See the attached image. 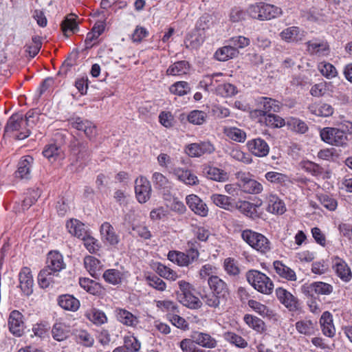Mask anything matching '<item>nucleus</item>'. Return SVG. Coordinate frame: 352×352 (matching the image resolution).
I'll return each instance as SVG.
<instances>
[{
	"mask_svg": "<svg viewBox=\"0 0 352 352\" xmlns=\"http://www.w3.org/2000/svg\"><path fill=\"white\" fill-rule=\"evenodd\" d=\"M38 120V115L33 111H29L25 118L22 113H15L10 116L4 129L3 136H12L14 132L16 140H24L29 137L31 129L34 127Z\"/></svg>",
	"mask_w": 352,
	"mask_h": 352,
	"instance_id": "nucleus-1",
	"label": "nucleus"
},
{
	"mask_svg": "<svg viewBox=\"0 0 352 352\" xmlns=\"http://www.w3.org/2000/svg\"><path fill=\"white\" fill-rule=\"evenodd\" d=\"M245 276L248 282L258 292L267 295L272 293L273 282L264 273L250 270L247 272Z\"/></svg>",
	"mask_w": 352,
	"mask_h": 352,
	"instance_id": "nucleus-2",
	"label": "nucleus"
},
{
	"mask_svg": "<svg viewBox=\"0 0 352 352\" xmlns=\"http://www.w3.org/2000/svg\"><path fill=\"white\" fill-rule=\"evenodd\" d=\"M241 238L251 248L262 254H265L271 250L269 239L259 232L246 229L241 232Z\"/></svg>",
	"mask_w": 352,
	"mask_h": 352,
	"instance_id": "nucleus-3",
	"label": "nucleus"
},
{
	"mask_svg": "<svg viewBox=\"0 0 352 352\" xmlns=\"http://www.w3.org/2000/svg\"><path fill=\"white\" fill-rule=\"evenodd\" d=\"M247 12L252 18L261 21L270 20L282 14L280 8L265 3L250 6Z\"/></svg>",
	"mask_w": 352,
	"mask_h": 352,
	"instance_id": "nucleus-4",
	"label": "nucleus"
},
{
	"mask_svg": "<svg viewBox=\"0 0 352 352\" xmlns=\"http://www.w3.org/2000/svg\"><path fill=\"white\" fill-rule=\"evenodd\" d=\"M320 135L323 142L331 145L344 146L347 144V135L338 128L324 127L320 130Z\"/></svg>",
	"mask_w": 352,
	"mask_h": 352,
	"instance_id": "nucleus-5",
	"label": "nucleus"
},
{
	"mask_svg": "<svg viewBox=\"0 0 352 352\" xmlns=\"http://www.w3.org/2000/svg\"><path fill=\"white\" fill-rule=\"evenodd\" d=\"M238 186L245 193L260 194L263 190L262 184L252 177L249 173L239 171L236 173Z\"/></svg>",
	"mask_w": 352,
	"mask_h": 352,
	"instance_id": "nucleus-6",
	"label": "nucleus"
},
{
	"mask_svg": "<svg viewBox=\"0 0 352 352\" xmlns=\"http://www.w3.org/2000/svg\"><path fill=\"white\" fill-rule=\"evenodd\" d=\"M255 102L258 108L256 113L261 116L271 113H278L283 106L280 101L264 96L257 98Z\"/></svg>",
	"mask_w": 352,
	"mask_h": 352,
	"instance_id": "nucleus-7",
	"label": "nucleus"
},
{
	"mask_svg": "<svg viewBox=\"0 0 352 352\" xmlns=\"http://www.w3.org/2000/svg\"><path fill=\"white\" fill-rule=\"evenodd\" d=\"M307 51L311 55L328 56L331 48L328 41L323 38H314L305 43Z\"/></svg>",
	"mask_w": 352,
	"mask_h": 352,
	"instance_id": "nucleus-8",
	"label": "nucleus"
},
{
	"mask_svg": "<svg viewBox=\"0 0 352 352\" xmlns=\"http://www.w3.org/2000/svg\"><path fill=\"white\" fill-rule=\"evenodd\" d=\"M307 34L305 30L298 26H290L283 30L279 36L286 43L297 44L305 40Z\"/></svg>",
	"mask_w": 352,
	"mask_h": 352,
	"instance_id": "nucleus-9",
	"label": "nucleus"
},
{
	"mask_svg": "<svg viewBox=\"0 0 352 352\" xmlns=\"http://www.w3.org/2000/svg\"><path fill=\"white\" fill-rule=\"evenodd\" d=\"M331 267L338 277L344 283L352 278V272L348 263L342 258L334 256L331 258Z\"/></svg>",
	"mask_w": 352,
	"mask_h": 352,
	"instance_id": "nucleus-10",
	"label": "nucleus"
},
{
	"mask_svg": "<svg viewBox=\"0 0 352 352\" xmlns=\"http://www.w3.org/2000/svg\"><path fill=\"white\" fill-rule=\"evenodd\" d=\"M69 123L72 127L78 131H83L89 140H92L96 136V126L88 120H84L80 117H75L70 118Z\"/></svg>",
	"mask_w": 352,
	"mask_h": 352,
	"instance_id": "nucleus-11",
	"label": "nucleus"
},
{
	"mask_svg": "<svg viewBox=\"0 0 352 352\" xmlns=\"http://www.w3.org/2000/svg\"><path fill=\"white\" fill-rule=\"evenodd\" d=\"M135 192L138 201L144 204L151 197V186L150 182L144 176H140L135 181Z\"/></svg>",
	"mask_w": 352,
	"mask_h": 352,
	"instance_id": "nucleus-12",
	"label": "nucleus"
},
{
	"mask_svg": "<svg viewBox=\"0 0 352 352\" xmlns=\"http://www.w3.org/2000/svg\"><path fill=\"white\" fill-rule=\"evenodd\" d=\"M276 295L278 300L290 311H296L300 309V304L298 298L285 289L277 288Z\"/></svg>",
	"mask_w": 352,
	"mask_h": 352,
	"instance_id": "nucleus-13",
	"label": "nucleus"
},
{
	"mask_svg": "<svg viewBox=\"0 0 352 352\" xmlns=\"http://www.w3.org/2000/svg\"><path fill=\"white\" fill-rule=\"evenodd\" d=\"M214 145L210 142L190 144L186 146L185 151L191 157H198L205 154H211L214 151Z\"/></svg>",
	"mask_w": 352,
	"mask_h": 352,
	"instance_id": "nucleus-14",
	"label": "nucleus"
},
{
	"mask_svg": "<svg viewBox=\"0 0 352 352\" xmlns=\"http://www.w3.org/2000/svg\"><path fill=\"white\" fill-rule=\"evenodd\" d=\"M19 287L24 295L29 296L33 292L34 280L31 270L23 267L19 274Z\"/></svg>",
	"mask_w": 352,
	"mask_h": 352,
	"instance_id": "nucleus-15",
	"label": "nucleus"
},
{
	"mask_svg": "<svg viewBox=\"0 0 352 352\" xmlns=\"http://www.w3.org/2000/svg\"><path fill=\"white\" fill-rule=\"evenodd\" d=\"M101 239L107 245L116 246L120 243V236L109 222H104L100 229Z\"/></svg>",
	"mask_w": 352,
	"mask_h": 352,
	"instance_id": "nucleus-16",
	"label": "nucleus"
},
{
	"mask_svg": "<svg viewBox=\"0 0 352 352\" xmlns=\"http://www.w3.org/2000/svg\"><path fill=\"white\" fill-rule=\"evenodd\" d=\"M265 201L267 204L266 210L268 212L276 214H282L286 211V207L276 194L269 192L265 195Z\"/></svg>",
	"mask_w": 352,
	"mask_h": 352,
	"instance_id": "nucleus-17",
	"label": "nucleus"
},
{
	"mask_svg": "<svg viewBox=\"0 0 352 352\" xmlns=\"http://www.w3.org/2000/svg\"><path fill=\"white\" fill-rule=\"evenodd\" d=\"M186 202L190 209L196 214L205 217L208 214L207 205L196 195H189L186 197Z\"/></svg>",
	"mask_w": 352,
	"mask_h": 352,
	"instance_id": "nucleus-18",
	"label": "nucleus"
},
{
	"mask_svg": "<svg viewBox=\"0 0 352 352\" xmlns=\"http://www.w3.org/2000/svg\"><path fill=\"white\" fill-rule=\"evenodd\" d=\"M247 146L254 155L259 157L267 156L270 152L268 144L260 138L249 140Z\"/></svg>",
	"mask_w": 352,
	"mask_h": 352,
	"instance_id": "nucleus-19",
	"label": "nucleus"
},
{
	"mask_svg": "<svg viewBox=\"0 0 352 352\" xmlns=\"http://www.w3.org/2000/svg\"><path fill=\"white\" fill-rule=\"evenodd\" d=\"M208 283L212 290L211 292L227 299L229 296V289L226 282L217 276H210L208 278Z\"/></svg>",
	"mask_w": 352,
	"mask_h": 352,
	"instance_id": "nucleus-20",
	"label": "nucleus"
},
{
	"mask_svg": "<svg viewBox=\"0 0 352 352\" xmlns=\"http://www.w3.org/2000/svg\"><path fill=\"white\" fill-rule=\"evenodd\" d=\"M169 172L173 173L179 181L184 183L186 185L193 186L199 183L197 177L190 170L177 167L171 168L169 170Z\"/></svg>",
	"mask_w": 352,
	"mask_h": 352,
	"instance_id": "nucleus-21",
	"label": "nucleus"
},
{
	"mask_svg": "<svg viewBox=\"0 0 352 352\" xmlns=\"http://www.w3.org/2000/svg\"><path fill=\"white\" fill-rule=\"evenodd\" d=\"M321 331L324 336L328 338H333L336 335V327L333 324L332 314L326 311L322 313L319 320Z\"/></svg>",
	"mask_w": 352,
	"mask_h": 352,
	"instance_id": "nucleus-22",
	"label": "nucleus"
},
{
	"mask_svg": "<svg viewBox=\"0 0 352 352\" xmlns=\"http://www.w3.org/2000/svg\"><path fill=\"white\" fill-rule=\"evenodd\" d=\"M8 326L10 332L20 336L24 329V323L23 321V315L16 310L12 311L9 316Z\"/></svg>",
	"mask_w": 352,
	"mask_h": 352,
	"instance_id": "nucleus-23",
	"label": "nucleus"
},
{
	"mask_svg": "<svg viewBox=\"0 0 352 352\" xmlns=\"http://www.w3.org/2000/svg\"><path fill=\"white\" fill-rule=\"evenodd\" d=\"M65 267L63 257L58 252H50L47 258V265L44 269H49L55 273L59 272Z\"/></svg>",
	"mask_w": 352,
	"mask_h": 352,
	"instance_id": "nucleus-24",
	"label": "nucleus"
},
{
	"mask_svg": "<svg viewBox=\"0 0 352 352\" xmlns=\"http://www.w3.org/2000/svg\"><path fill=\"white\" fill-rule=\"evenodd\" d=\"M34 159L30 155H25L21 158L18 163V168L15 172V177L20 179H29Z\"/></svg>",
	"mask_w": 352,
	"mask_h": 352,
	"instance_id": "nucleus-25",
	"label": "nucleus"
},
{
	"mask_svg": "<svg viewBox=\"0 0 352 352\" xmlns=\"http://www.w3.org/2000/svg\"><path fill=\"white\" fill-rule=\"evenodd\" d=\"M191 338L196 344L203 348L214 349L217 345L215 338L207 333L195 331L191 335Z\"/></svg>",
	"mask_w": 352,
	"mask_h": 352,
	"instance_id": "nucleus-26",
	"label": "nucleus"
},
{
	"mask_svg": "<svg viewBox=\"0 0 352 352\" xmlns=\"http://www.w3.org/2000/svg\"><path fill=\"white\" fill-rule=\"evenodd\" d=\"M203 173L209 179L224 182L229 178L228 173L217 167L206 165L203 168Z\"/></svg>",
	"mask_w": 352,
	"mask_h": 352,
	"instance_id": "nucleus-27",
	"label": "nucleus"
},
{
	"mask_svg": "<svg viewBox=\"0 0 352 352\" xmlns=\"http://www.w3.org/2000/svg\"><path fill=\"white\" fill-rule=\"evenodd\" d=\"M71 333V327L65 322H56L52 327V338L58 341L62 342L67 340Z\"/></svg>",
	"mask_w": 352,
	"mask_h": 352,
	"instance_id": "nucleus-28",
	"label": "nucleus"
},
{
	"mask_svg": "<svg viewBox=\"0 0 352 352\" xmlns=\"http://www.w3.org/2000/svg\"><path fill=\"white\" fill-rule=\"evenodd\" d=\"M115 312L117 320L126 326L135 327L139 324L138 318L124 309L117 308Z\"/></svg>",
	"mask_w": 352,
	"mask_h": 352,
	"instance_id": "nucleus-29",
	"label": "nucleus"
},
{
	"mask_svg": "<svg viewBox=\"0 0 352 352\" xmlns=\"http://www.w3.org/2000/svg\"><path fill=\"white\" fill-rule=\"evenodd\" d=\"M58 305L65 310L76 311L80 305V301L70 294L60 295L58 298Z\"/></svg>",
	"mask_w": 352,
	"mask_h": 352,
	"instance_id": "nucleus-30",
	"label": "nucleus"
},
{
	"mask_svg": "<svg viewBox=\"0 0 352 352\" xmlns=\"http://www.w3.org/2000/svg\"><path fill=\"white\" fill-rule=\"evenodd\" d=\"M273 266L275 272L280 277L289 281L296 280V274L295 272L285 265L283 261H275L273 263Z\"/></svg>",
	"mask_w": 352,
	"mask_h": 352,
	"instance_id": "nucleus-31",
	"label": "nucleus"
},
{
	"mask_svg": "<svg viewBox=\"0 0 352 352\" xmlns=\"http://www.w3.org/2000/svg\"><path fill=\"white\" fill-rule=\"evenodd\" d=\"M84 265L92 277L97 278L100 275L102 265L98 258L92 256H87L84 258Z\"/></svg>",
	"mask_w": 352,
	"mask_h": 352,
	"instance_id": "nucleus-32",
	"label": "nucleus"
},
{
	"mask_svg": "<svg viewBox=\"0 0 352 352\" xmlns=\"http://www.w3.org/2000/svg\"><path fill=\"white\" fill-rule=\"evenodd\" d=\"M74 335L77 344L85 347H92L95 342L94 336L85 329H76Z\"/></svg>",
	"mask_w": 352,
	"mask_h": 352,
	"instance_id": "nucleus-33",
	"label": "nucleus"
},
{
	"mask_svg": "<svg viewBox=\"0 0 352 352\" xmlns=\"http://www.w3.org/2000/svg\"><path fill=\"white\" fill-rule=\"evenodd\" d=\"M59 274L55 273L49 269H43L38 275V283L41 288H47L56 282L55 278Z\"/></svg>",
	"mask_w": 352,
	"mask_h": 352,
	"instance_id": "nucleus-34",
	"label": "nucleus"
},
{
	"mask_svg": "<svg viewBox=\"0 0 352 352\" xmlns=\"http://www.w3.org/2000/svg\"><path fill=\"white\" fill-rule=\"evenodd\" d=\"M308 109L312 114L321 117H328L333 113L332 106L324 102L311 104Z\"/></svg>",
	"mask_w": 352,
	"mask_h": 352,
	"instance_id": "nucleus-35",
	"label": "nucleus"
},
{
	"mask_svg": "<svg viewBox=\"0 0 352 352\" xmlns=\"http://www.w3.org/2000/svg\"><path fill=\"white\" fill-rule=\"evenodd\" d=\"M66 227L70 234L81 240L88 234L85 230V225L77 219H72L68 221Z\"/></svg>",
	"mask_w": 352,
	"mask_h": 352,
	"instance_id": "nucleus-36",
	"label": "nucleus"
},
{
	"mask_svg": "<svg viewBox=\"0 0 352 352\" xmlns=\"http://www.w3.org/2000/svg\"><path fill=\"white\" fill-rule=\"evenodd\" d=\"M239 54V51L231 44L223 46L217 50L214 56L219 61H226L230 58L236 57Z\"/></svg>",
	"mask_w": 352,
	"mask_h": 352,
	"instance_id": "nucleus-37",
	"label": "nucleus"
},
{
	"mask_svg": "<svg viewBox=\"0 0 352 352\" xmlns=\"http://www.w3.org/2000/svg\"><path fill=\"white\" fill-rule=\"evenodd\" d=\"M236 208L244 215L252 219L258 217L257 206L248 201H239L236 204Z\"/></svg>",
	"mask_w": 352,
	"mask_h": 352,
	"instance_id": "nucleus-38",
	"label": "nucleus"
},
{
	"mask_svg": "<svg viewBox=\"0 0 352 352\" xmlns=\"http://www.w3.org/2000/svg\"><path fill=\"white\" fill-rule=\"evenodd\" d=\"M189 69V63L186 60H180L170 65L166 70V74L170 76H182L186 74Z\"/></svg>",
	"mask_w": 352,
	"mask_h": 352,
	"instance_id": "nucleus-39",
	"label": "nucleus"
},
{
	"mask_svg": "<svg viewBox=\"0 0 352 352\" xmlns=\"http://www.w3.org/2000/svg\"><path fill=\"white\" fill-rule=\"evenodd\" d=\"M38 197V195L36 192L34 190L30 191L21 204H15L14 206V210L16 213L24 212L36 201Z\"/></svg>",
	"mask_w": 352,
	"mask_h": 352,
	"instance_id": "nucleus-40",
	"label": "nucleus"
},
{
	"mask_svg": "<svg viewBox=\"0 0 352 352\" xmlns=\"http://www.w3.org/2000/svg\"><path fill=\"white\" fill-rule=\"evenodd\" d=\"M72 153L76 156L77 162L85 160L89 157L88 147L86 144L76 140L72 144Z\"/></svg>",
	"mask_w": 352,
	"mask_h": 352,
	"instance_id": "nucleus-41",
	"label": "nucleus"
},
{
	"mask_svg": "<svg viewBox=\"0 0 352 352\" xmlns=\"http://www.w3.org/2000/svg\"><path fill=\"white\" fill-rule=\"evenodd\" d=\"M86 318L96 325H102L107 322V317L101 310L92 308L85 313Z\"/></svg>",
	"mask_w": 352,
	"mask_h": 352,
	"instance_id": "nucleus-42",
	"label": "nucleus"
},
{
	"mask_svg": "<svg viewBox=\"0 0 352 352\" xmlns=\"http://www.w3.org/2000/svg\"><path fill=\"white\" fill-rule=\"evenodd\" d=\"M223 133L230 140L237 142H244L246 140V133L237 127H224Z\"/></svg>",
	"mask_w": 352,
	"mask_h": 352,
	"instance_id": "nucleus-43",
	"label": "nucleus"
},
{
	"mask_svg": "<svg viewBox=\"0 0 352 352\" xmlns=\"http://www.w3.org/2000/svg\"><path fill=\"white\" fill-rule=\"evenodd\" d=\"M102 277L107 283L116 285L122 283L123 273L117 269H109L104 272Z\"/></svg>",
	"mask_w": 352,
	"mask_h": 352,
	"instance_id": "nucleus-44",
	"label": "nucleus"
},
{
	"mask_svg": "<svg viewBox=\"0 0 352 352\" xmlns=\"http://www.w3.org/2000/svg\"><path fill=\"white\" fill-rule=\"evenodd\" d=\"M245 322L252 329L259 333H263L266 330L265 322L260 318L250 315L246 314L244 316Z\"/></svg>",
	"mask_w": 352,
	"mask_h": 352,
	"instance_id": "nucleus-45",
	"label": "nucleus"
},
{
	"mask_svg": "<svg viewBox=\"0 0 352 352\" xmlns=\"http://www.w3.org/2000/svg\"><path fill=\"white\" fill-rule=\"evenodd\" d=\"M200 244L196 240L188 241L186 244V252L185 253L190 264L196 261L199 257V248Z\"/></svg>",
	"mask_w": 352,
	"mask_h": 352,
	"instance_id": "nucleus-46",
	"label": "nucleus"
},
{
	"mask_svg": "<svg viewBox=\"0 0 352 352\" xmlns=\"http://www.w3.org/2000/svg\"><path fill=\"white\" fill-rule=\"evenodd\" d=\"M295 327L299 333L305 336H311L315 332V324L311 320H299L296 322Z\"/></svg>",
	"mask_w": 352,
	"mask_h": 352,
	"instance_id": "nucleus-47",
	"label": "nucleus"
},
{
	"mask_svg": "<svg viewBox=\"0 0 352 352\" xmlns=\"http://www.w3.org/2000/svg\"><path fill=\"white\" fill-rule=\"evenodd\" d=\"M63 151L56 144H50L45 146L43 155L50 162H54L58 157L62 155Z\"/></svg>",
	"mask_w": 352,
	"mask_h": 352,
	"instance_id": "nucleus-48",
	"label": "nucleus"
},
{
	"mask_svg": "<svg viewBox=\"0 0 352 352\" xmlns=\"http://www.w3.org/2000/svg\"><path fill=\"white\" fill-rule=\"evenodd\" d=\"M177 299L184 306L190 309H199L202 305V302L199 299V298L194 296L192 292Z\"/></svg>",
	"mask_w": 352,
	"mask_h": 352,
	"instance_id": "nucleus-49",
	"label": "nucleus"
},
{
	"mask_svg": "<svg viewBox=\"0 0 352 352\" xmlns=\"http://www.w3.org/2000/svg\"><path fill=\"white\" fill-rule=\"evenodd\" d=\"M74 16H76L74 14L67 16L61 23V29L66 36H69L70 34L78 30Z\"/></svg>",
	"mask_w": 352,
	"mask_h": 352,
	"instance_id": "nucleus-50",
	"label": "nucleus"
},
{
	"mask_svg": "<svg viewBox=\"0 0 352 352\" xmlns=\"http://www.w3.org/2000/svg\"><path fill=\"white\" fill-rule=\"evenodd\" d=\"M168 259L181 267H186L190 265L185 253L179 251H169Z\"/></svg>",
	"mask_w": 352,
	"mask_h": 352,
	"instance_id": "nucleus-51",
	"label": "nucleus"
},
{
	"mask_svg": "<svg viewBox=\"0 0 352 352\" xmlns=\"http://www.w3.org/2000/svg\"><path fill=\"white\" fill-rule=\"evenodd\" d=\"M190 91L189 84L186 81H178L169 87V91L174 95L183 96Z\"/></svg>",
	"mask_w": 352,
	"mask_h": 352,
	"instance_id": "nucleus-52",
	"label": "nucleus"
},
{
	"mask_svg": "<svg viewBox=\"0 0 352 352\" xmlns=\"http://www.w3.org/2000/svg\"><path fill=\"white\" fill-rule=\"evenodd\" d=\"M287 125L294 131L298 133H305L308 130L307 124L299 118L290 117L287 120Z\"/></svg>",
	"mask_w": 352,
	"mask_h": 352,
	"instance_id": "nucleus-53",
	"label": "nucleus"
},
{
	"mask_svg": "<svg viewBox=\"0 0 352 352\" xmlns=\"http://www.w3.org/2000/svg\"><path fill=\"white\" fill-rule=\"evenodd\" d=\"M223 338L227 342L235 345L236 347L244 349L248 346V342L241 336L231 331L226 332Z\"/></svg>",
	"mask_w": 352,
	"mask_h": 352,
	"instance_id": "nucleus-54",
	"label": "nucleus"
},
{
	"mask_svg": "<svg viewBox=\"0 0 352 352\" xmlns=\"http://www.w3.org/2000/svg\"><path fill=\"white\" fill-rule=\"evenodd\" d=\"M221 76H222L221 73H214L211 75H206L199 82V85L206 91L215 90V88L217 87L215 83L217 82V80H214V78Z\"/></svg>",
	"mask_w": 352,
	"mask_h": 352,
	"instance_id": "nucleus-55",
	"label": "nucleus"
},
{
	"mask_svg": "<svg viewBox=\"0 0 352 352\" xmlns=\"http://www.w3.org/2000/svg\"><path fill=\"white\" fill-rule=\"evenodd\" d=\"M318 69L321 74L328 79H331L338 74L336 67L332 64L325 61L318 63Z\"/></svg>",
	"mask_w": 352,
	"mask_h": 352,
	"instance_id": "nucleus-56",
	"label": "nucleus"
},
{
	"mask_svg": "<svg viewBox=\"0 0 352 352\" xmlns=\"http://www.w3.org/2000/svg\"><path fill=\"white\" fill-rule=\"evenodd\" d=\"M265 124L271 128H280L285 124V121L275 113L264 115Z\"/></svg>",
	"mask_w": 352,
	"mask_h": 352,
	"instance_id": "nucleus-57",
	"label": "nucleus"
},
{
	"mask_svg": "<svg viewBox=\"0 0 352 352\" xmlns=\"http://www.w3.org/2000/svg\"><path fill=\"white\" fill-rule=\"evenodd\" d=\"M215 92L223 97H230L235 95L237 90L236 87L230 83H223L217 86Z\"/></svg>",
	"mask_w": 352,
	"mask_h": 352,
	"instance_id": "nucleus-58",
	"label": "nucleus"
},
{
	"mask_svg": "<svg viewBox=\"0 0 352 352\" xmlns=\"http://www.w3.org/2000/svg\"><path fill=\"white\" fill-rule=\"evenodd\" d=\"M207 114L206 112L199 110L191 111L187 117L188 121L193 124H203L206 120Z\"/></svg>",
	"mask_w": 352,
	"mask_h": 352,
	"instance_id": "nucleus-59",
	"label": "nucleus"
},
{
	"mask_svg": "<svg viewBox=\"0 0 352 352\" xmlns=\"http://www.w3.org/2000/svg\"><path fill=\"white\" fill-rule=\"evenodd\" d=\"M223 267L230 276H236L240 274L238 262L233 258H226L223 262Z\"/></svg>",
	"mask_w": 352,
	"mask_h": 352,
	"instance_id": "nucleus-60",
	"label": "nucleus"
},
{
	"mask_svg": "<svg viewBox=\"0 0 352 352\" xmlns=\"http://www.w3.org/2000/svg\"><path fill=\"white\" fill-rule=\"evenodd\" d=\"M201 298L206 305L212 308L219 307L221 302L226 300L223 298L212 292H210L204 295Z\"/></svg>",
	"mask_w": 352,
	"mask_h": 352,
	"instance_id": "nucleus-61",
	"label": "nucleus"
},
{
	"mask_svg": "<svg viewBox=\"0 0 352 352\" xmlns=\"http://www.w3.org/2000/svg\"><path fill=\"white\" fill-rule=\"evenodd\" d=\"M211 200L218 207L225 210H230L232 206L230 203V197L221 194H213L211 196Z\"/></svg>",
	"mask_w": 352,
	"mask_h": 352,
	"instance_id": "nucleus-62",
	"label": "nucleus"
},
{
	"mask_svg": "<svg viewBox=\"0 0 352 352\" xmlns=\"http://www.w3.org/2000/svg\"><path fill=\"white\" fill-rule=\"evenodd\" d=\"M86 249L91 253H96L100 248V245L98 239L94 238L89 234L82 239Z\"/></svg>",
	"mask_w": 352,
	"mask_h": 352,
	"instance_id": "nucleus-63",
	"label": "nucleus"
},
{
	"mask_svg": "<svg viewBox=\"0 0 352 352\" xmlns=\"http://www.w3.org/2000/svg\"><path fill=\"white\" fill-rule=\"evenodd\" d=\"M265 178L272 184H282L288 181V177L283 173L269 171L265 173Z\"/></svg>",
	"mask_w": 352,
	"mask_h": 352,
	"instance_id": "nucleus-64",
	"label": "nucleus"
}]
</instances>
